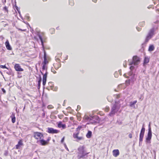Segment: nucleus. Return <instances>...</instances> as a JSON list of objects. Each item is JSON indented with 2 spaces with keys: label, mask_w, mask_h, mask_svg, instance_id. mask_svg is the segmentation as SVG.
Returning a JSON list of instances; mask_svg holds the SVG:
<instances>
[{
  "label": "nucleus",
  "mask_w": 159,
  "mask_h": 159,
  "mask_svg": "<svg viewBox=\"0 0 159 159\" xmlns=\"http://www.w3.org/2000/svg\"><path fill=\"white\" fill-rule=\"evenodd\" d=\"M77 157L78 159L84 158L85 156L87 157V155L89 153H86L83 146L79 147L78 149Z\"/></svg>",
  "instance_id": "1"
},
{
  "label": "nucleus",
  "mask_w": 159,
  "mask_h": 159,
  "mask_svg": "<svg viewBox=\"0 0 159 159\" xmlns=\"http://www.w3.org/2000/svg\"><path fill=\"white\" fill-rule=\"evenodd\" d=\"M140 59L137 56H133V57L132 62L129 63V65L134 64V65H138L140 62Z\"/></svg>",
  "instance_id": "2"
},
{
  "label": "nucleus",
  "mask_w": 159,
  "mask_h": 159,
  "mask_svg": "<svg viewBox=\"0 0 159 159\" xmlns=\"http://www.w3.org/2000/svg\"><path fill=\"white\" fill-rule=\"evenodd\" d=\"M43 137V134L39 132H35L34 133V137L36 139H41Z\"/></svg>",
  "instance_id": "3"
},
{
  "label": "nucleus",
  "mask_w": 159,
  "mask_h": 159,
  "mask_svg": "<svg viewBox=\"0 0 159 159\" xmlns=\"http://www.w3.org/2000/svg\"><path fill=\"white\" fill-rule=\"evenodd\" d=\"M47 131L48 133L52 134H57L60 132L59 130L51 127H48Z\"/></svg>",
  "instance_id": "4"
},
{
  "label": "nucleus",
  "mask_w": 159,
  "mask_h": 159,
  "mask_svg": "<svg viewBox=\"0 0 159 159\" xmlns=\"http://www.w3.org/2000/svg\"><path fill=\"white\" fill-rule=\"evenodd\" d=\"M152 137V132L151 128L150 127V125L148 128V132L147 137L146 138V140L147 142L150 143V141Z\"/></svg>",
  "instance_id": "5"
},
{
  "label": "nucleus",
  "mask_w": 159,
  "mask_h": 159,
  "mask_svg": "<svg viewBox=\"0 0 159 159\" xmlns=\"http://www.w3.org/2000/svg\"><path fill=\"white\" fill-rule=\"evenodd\" d=\"M50 138H48L47 140L46 141L43 139H40L39 140V142L40 144L42 146H45L48 145L49 143V141L50 140Z\"/></svg>",
  "instance_id": "6"
},
{
  "label": "nucleus",
  "mask_w": 159,
  "mask_h": 159,
  "mask_svg": "<svg viewBox=\"0 0 159 159\" xmlns=\"http://www.w3.org/2000/svg\"><path fill=\"white\" fill-rule=\"evenodd\" d=\"M43 58L44 61L43 62L42 64H44L45 65L48 64L50 60V58L49 57L47 56L45 52H44Z\"/></svg>",
  "instance_id": "7"
},
{
  "label": "nucleus",
  "mask_w": 159,
  "mask_h": 159,
  "mask_svg": "<svg viewBox=\"0 0 159 159\" xmlns=\"http://www.w3.org/2000/svg\"><path fill=\"white\" fill-rule=\"evenodd\" d=\"M145 131V128L143 127L141 130L140 133L139 135V140L140 142H142L144 136Z\"/></svg>",
  "instance_id": "8"
},
{
  "label": "nucleus",
  "mask_w": 159,
  "mask_h": 159,
  "mask_svg": "<svg viewBox=\"0 0 159 159\" xmlns=\"http://www.w3.org/2000/svg\"><path fill=\"white\" fill-rule=\"evenodd\" d=\"M14 68L16 71H24V69L21 67L19 64H16L14 65Z\"/></svg>",
  "instance_id": "9"
},
{
  "label": "nucleus",
  "mask_w": 159,
  "mask_h": 159,
  "mask_svg": "<svg viewBox=\"0 0 159 159\" xmlns=\"http://www.w3.org/2000/svg\"><path fill=\"white\" fill-rule=\"evenodd\" d=\"M57 127L58 128L64 129L66 128V125L65 124H63L62 121H60L57 123Z\"/></svg>",
  "instance_id": "10"
},
{
  "label": "nucleus",
  "mask_w": 159,
  "mask_h": 159,
  "mask_svg": "<svg viewBox=\"0 0 159 159\" xmlns=\"http://www.w3.org/2000/svg\"><path fill=\"white\" fill-rule=\"evenodd\" d=\"M23 145V143L22 140H19L18 143L15 146V149H19L20 148L21 146Z\"/></svg>",
  "instance_id": "11"
},
{
  "label": "nucleus",
  "mask_w": 159,
  "mask_h": 159,
  "mask_svg": "<svg viewBox=\"0 0 159 159\" xmlns=\"http://www.w3.org/2000/svg\"><path fill=\"white\" fill-rule=\"evenodd\" d=\"M79 134V132H78L77 133H74L73 134V137L74 138L78 140H82L83 139L82 137H79L78 135Z\"/></svg>",
  "instance_id": "12"
},
{
  "label": "nucleus",
  "mask_w": 159,
  "mask_h": 159,
  "mask_svg": "<svg viewBox=\"0 0 159 159\" xmlns=\"http://www.w3.org/2000/svg\"><path fill=\"white\" fill-rule=\"evenodd\" d=\"M47 72H46L45 74L43 75V86H44L46 84L47 76Z\"/></svg>",
  "instance_id": "13"
},
{
  "label": "nucleus",
  "mask_w": 159,
  "mask_h": 159,
  "mask_svg": "<svg viewBox=\"0 0 159 159\" xmlns=\"http://www.w3.org/2000/svg\"><path fill=\"white\" fill-rule=\"evenodd\" d=\"M113 155L115 157H116L120 154V152L118 149H115L112 152Z\"/></svg>",
  "instance_id": "14"
},
{
  "label": "nucleus",
  "mask_w": 159,
  "mask_h": 159,
  "mask_svg": "<svg viewBox=\"0 0 159 159\" xmlns=\"http://www.w3.org/2000/svg\"><path fill=\"white\" fill-rule=\"evenodd\" d=\"M53 66L56 70H57L61 67V63L55 62L53 64Z\"/></svg>",
  "instance_id": "15"
},
{
  "label": "nucleus",
  "mask_w": 159,
  "mask_h": 159,
  "mask_svg": "<svg viewBox=\"0 0 159 159\" xmlns=\"http://www.w3.org/2000/svg\"><path fill=\"white\" fill-rule=\"evenodd\" d=\"M5 44L6 48L8 50H11V48L9 44V42L8 40H7L5 43Z\"/></svg>",
  "instance_id": "16"
},
{
  "label": "nucleus",
  "mask_w": 159,
  "mask_h": 159,
  "mask_svg": "<svg viewBox=\"0 0 159 159\" xmlns=\"http://www.w3.org/2000/svg\"><path fill=\"white\" fill-rule=\"evenodd\" d=\"M11 119V121L12 123H14L16 122V117L15 116V113H12L10 116Z\"/></svg>",
  "instance_id": "17"
},
{
  "label": "nucleus",
  "mask_w": 159,
  "mask_h": 159,
  "mask_svg": "<svg viewBox=\"0 0 159 159\" xmlns=\"http://www.w3.org/2000/svg\"><path fill=\"white\" fill-rule=\"evenodd\" d=\"M154 29H151L148 34V35L152 37L154 34Z\"/></svg>",
  "instance_id": "18"
},
{
  "label": "nucleus",
  "mask_w": 159,
  "mask_h": 159,
  "mask_svg": "<svg viewBox=\"0 0 159 159\" xmlns=\"http://www.w3.org/2000/svg\"><path fill=\"white\" fill-rule=\"evenodd\" d=\"M155 49V47L153 45L151 44L150 45L149 47V48L148 49V51L149 52H151L154 50Z\"/></svg>",
  "instance_id": "19"
},
{
  "label": "nucleus",
  "mask_w": 159,
  "mask_h": 159,
  "mask_svg": "<svg viewBox=\"0 0 159 159\" xmlns=\"http://www.w3.org/2000/svg\"><path fill=\"white\" fill-rule=\"evenodd\" d=\"M84 119L88 121H90L91 120H92V117H90L86 115L84 116Z\"/></svg>",
  "instance_id": "20"
},
{
  "label": "nucleus",
  "mask_w": 159,
  "mask_h": 159,
  "mask_svg": "<svg viewBox=\"0 0 159 159\" xmlns=\"http://www.w3.org/2000/svg\"><path fill=\"white\" fill-rule=\"evenodd\" d=\"M152 38L151 36L148 35V34L145 40V43H147L149 40Z\"/></svg>",
  "instance_id": "21"
},
{
  "label": "nucleus",
  "mask_w": 159,
  "mask_h": 159,
  "mask_svg": "<svg viewBox=\"0 0 159 159\" xmlns=\"http://www.w3.org/2000/svg\"><path fill=\"white\" fill-rule=\"evenodd\" d=\"M150 58L148 57H145L143 63L146 64L149 62Z\"/></svg>",
  "instance_id": "22"
},
{
  "label": "nucleus",
  "mask_w": 159,
  "mask_h": 159,
  "mask_svg": "<svg viewBox=\"0 0 159 159\" xmlns=\"http://www.w3.org/2000/svg\"><path fill=\"white\" fill-rule=\"evenodd\" d=\"M92 119L95 120L96 121H99L100 120L99 117L97 115H95L92 117Z\"/></svg>",
  "instance_id": "23"
},
{
  "label": "nucleus",
  "mask_w": 159,
  "mask_h": 159,
  "mask_svg": "<svg viewBox=\"0 0 159 159\" xmlns=\"http://www.w3.org/2000/svg\"><path fill=\"white\" fill-rule=\"evenodd\" d=\"M92 132L90 131H89L86 135V137L88 138H90L92 136Z\"/></svg>",
  "instance_id": "24"
},
{
  "label": "nucleus",
  "mask_w": 159,
  "mask_h": 159,
  "mask_svg": "<svg viewBox=\"0 0 159 159\" xmlns=\"http://www.w3.org/2000/svg\"><path fill=\"white\" fill-rule=\"evenodd\" d=\"M139 25L140 26L143 27L145 25V21H142L140 22Z\"/></svg>",
  "instance_id": "25"
},
{
  "label": "nucleus",
  "mask_w": 159,
  "mask_h": 159,
  "mask_svg": "<svg viewBox=\"0 0 159 159\" xmlns=\"http://www.w3.org/2000/svg\"><path fill=\"white\" fill-rule=\"evenodd\" d=\"M3 10L4 11L5 13L6 12L7 13H8V10L7 7L6 6H5L3 7Z\"/></svg>",
  "instance_id": "26"
},
{
  "label": "nucleus",
  "mask_w": 159,
  "mask_h": 159,
  "mask_svg": "<svg viewBox=\"0 0 159 159\" xmlns=\"http://www.w3.org/2000/svg\"><path fill=\"white\" fill-rule=\"evenodd\" d=\"M137 100H135L133 102H131L130 103V107H132L137 102Z\"/></svg>",
  "instance_id": "27"
},
{
  "label": "nucleus",
  "mask_w": 159,
  "mask_h": 159,
  "mask_svg": "<svg viewBox=\"0 0 159 159\" xmlns=\"http://www.w3.org/2000/svg\"><path fill=\"white\" fill-rule=\"evenodd\" d=\"M116 112L115 111L111 109V111L110 113L109 114V115L110 116H112L114 115Z\"/></svg>",
  "instance_id": "28"
},
{
  "label": "nucleus",
  "mask_w": 159,
  "mask_h": 159,
  "mask_svg": "<svg viewBox=\"0 0 159 159\" xmlns=\"http://www.w3.org/2000/svg\"><path fill=\"white\" fill-rule=\"evenodd\" d=\"M82 126H81V125L79 126H78V127L76 129V131H77L78 132H79L82 129Z\"/></svg>",
  "instance_id": "29"
},
{
  "label": "nucleus",
  "mask_w": 159,
  "mask_h": 159,
  "mask_svg": "<svg viewBox=\"0 0 159 159\" xmlns=\"http://www.w3.org/2000/svg\"><path fill=\"white\" fill-rule=\"evenodd\" d=\"M39 38L40 39V40L41 41L42 45L43 47H44L43 43V39L42 38V37L40 35H39Z\"/></svg>",
  "instance_id": "30"
},
{
  "label": "nucleus",
  "mask_w": 159,
  "mask_h": 159,
  "mask_svg": "<svg viewBox=\"0 0 159 159\" xmlns=\"http://www.w3.org/2000/svg\"><path fill=\"white\" fill-rule=\"evenodd\" d=\"M69 4L71 6H73L74 5V3L73 0H69Z\"/></svg>",
  "instance_id": "31"
},
{
  "label": "nucleus",
  "mask_w": 159,
  "mask_h": 159,
  "mask_svg": "<svg viewBox=\"0 0 159 159\" xmlns=\"http://www.w3.org/2000/svg\"><path fill=\"white\" fill-rule=\"evenodd\" d=\"M41 81V78H40L39 80L38 81V88L39 89V88L40 87Z\"/></svg>",
  "instance_id": "32"
},
{
  "label": "nucleus",
  "mask_w": 159,
  "mask_h": 159,
  "mask_svg": "<svg viewBox=\"0 0 159 159\" xmlns=\"http://www.w3.org/2000/svg\"><path fill=\"white\" fill-rule=\"evenodd\" d=\"M68 120V118L67 117H65L62 120V122H66Z\"/></svg>",
  "instance_id": "33"
},
{
  "label": "nucleus",
  "mask_w": 159,
  "mask_h": 159,
  "mask_svg": "<svg viewBox=\"0 0 159 159\" xmlns=\"http://www.w3.org/2000/svg\"><path fill=\"white\" fill-rule=\"evenodd\" d=\"M110 110V108L109 107H106L105 108V111L106 112H108Z\"/></svg>",
  "instance_id": "34"
},
{
  "label": "nucleus",
  "mask_w": 159,
  "mask_h": 159,
  "mask_svg": "<svg viewBox=\"0 0 159 159\" xmlns=\"http://www.w3.org/2000/svg\"><path fill=\"white\" fill-rule=\"evenodd\" d=\"M56 62H55L61 63V61L60 59L58 58H56Z\"/></svg>",
  "instance_id": "35"
},
{
  "label": "nucleus",
  "mask_w": 159,
  "mask_h": 159,
  "mask_svg": "<svg viewBox=\"0 0 159 159\" xmlns=\"http://www.w3.org/2000/svg\"><path fill=\"white\" fill-rule=\"evenodd\" d=\"M51 71L54 74H56V71L53 68H52L51 69Z\"/></svg>",
  "instance_id": "36"
},
{
  "label": "nucleus",
  "mask_w": 159,
  "mask_h": 159,
  "mask_svg": "<svg viewBox=\"0 0 159 159\" xmlns=\"http://www.w3.org/2000/svg\"><path fill=\"white\" fill-rule=\"evenodd\" d=\"M116 109V106L114 105L112 108L111 109L115 111Z\"/></svg>",
  "instance_id": "37"
},
{
  "label": "nucleus",
  "mask_w": 159,
  "mask_h": 159,
  "mask_svg": "<svg viewBox=\"0 0 159 159\" xmlns=\"http://www.w3.org/2000/svg\"><path fill=\"white\" fill-rule=\"evenodd\" d=\"M81 109V107L80 105H78L77 107V111H79Z\"/></svg>",
  "instance_id": "38"
},
{
  "label": "nucleus",
  "mask_w": 159,
  "mask_h": 159,
  "mask_svg": "<svg viewBox=\"0 0 159 159\" xmlns=\"http://www.w3.org/2000/svg\"><path fill=\"white\" fill-rule=\"evenodd\" d=\"M0 67L3 69L7 68V67L5 65H1Z\"/></svg>",
  "instance_id": "39"
},
{
  "label": "nucleus",
  "mask_w": 159,
  "mask_h": 159,
  "mask_svg": "<svg viewBox=\"0 0 159 159\" xmlns=\"http://www.w3.org/2000/svg\"><path fill=\"white\" fill-rule=\"evenodd\" d=\"M77 116V120L79 121H80L81 120V118L80 116H78V115Z\"/></svg>",
  "instance_id": "40"
},
{
  "label": "nucleus",
  "mask_w": 159,
  "mask_h": 159,
  "mask_svg": "<svg viewBox=\"0 0 159 159\" xmlns=\"http://www.w3.org/2000/svg\"><path fill=\"white\" fill-rule=\"evenodd\" d=\"M134 66H130V69L131 70H133L134 69Z\"/></svg>",
  "instance_id": "41"
},
{
  "label": "nucleus",
  "mask_w": 159,
  "mask_h": 159,
  "mask_svg": "<svg viewBox=\"0 0 159 159\" xmlns=\"http://www.w3.org/2000/svg\"><path fill=\"white\" fill-rule=\"evenodd\" d=\"M136 29H137V30H138V31H141L142 30V28H140L139 27H137Z\"/></svg>",
  "instance_id": "42"
},
{
  "label": "nucleus",
  "mask_w": 159,
  "mask_h": 159,
  "mask_svg": "<svg viewBox=\"0 0 159 159\" xmlns=\"http://www.w3.org/2000/svg\"><path fill=\"white\" fill-rule=\"evenodd\" d=\"M47 107L48 109H50V108H53L52 106V105H48V106Z\"/></svg>",
  "instance_id": "43"
},
{
  "label": "nucleus",
  "mask_w": 159,
  "mask_h": 159,
  "mask_svg": "<svg viewBox=\"0 0 159 159\" xmlns=\"http://www.w3.org/2000/svg\"><path fill=\"white\" fill-rule=\"evenodd\" d=\"M129 136L130 139H131L132 137V134L131 133H130L129 135Z\"/></svg>",
  "instance_id": "44"
},
{
  "label": "nucleus",
  "mask_w": 159,
  "mask_h": 159,
  "mask_svg": "<svg viewBox=\"0 0 159 159\" xmlns=\"http://www.w3.org/2000/svg\"><path fill=\"white\" fill-rule=\"evenodd\" d=\"M123 65L124 66V67H125L126 66V61H125L123 63Z\"/></svg>",
  "instance_id": "45"
},
{
  "label": "nucleus",
  "mask_w": 159,
  "mask_h": 159,
  "mask_svg": "<svg viewBox=\"0 0 159 159\" xmlns=\"http://www.w3.org/2000/svg\"><path fill=\"white\" fill-rule=\"evenodd\" d=\"M2 92H3L4 93H6V91L4 88H2Z\"/></svg>",
  "instance_id": "46"
},
{
  "label": "nucleus",
  "mask_w": 159,
  "mask_h": 159,
  "mask_svg": "<svg viewBox=\"0 0 159 159\" xmlns=\"http://www.w3.org/2000/svg\"><path fill=\"white\" fill-rule=\"evenodd\" d=\"M154 1V3L155 4L157 3V2H158L159 0H152Z\"/></svg>",
  "instance_id": "47"
},
{
  "label": "nucleus",
  "mask_w": 159,
  "mask_h": 159,
  "mask_svg": "<svg viewBox=\"0 0 159 159\" xmlns=\"http://www.w3.org/2000/svg\"><path fill=\"white\" fill-rule=\"evenodd\" d=\"M50 31H52L53 33H55V30L53 28L51 29Z\"/></svg>",
  "instance_id": "48"
},
{
  "label": "nucleus",
  "mask_w": 159,
  "mask_h": 159,
  "mask_svg": "<svg viewBox=\"0 0 159 159\" xmlns=\"http://www.w3.org/2000/svg\"><path fill=\"white\" fill-rule=\"evenodd\" d=\"M116 98H120V94H116Z\"/></svg>",
  "instance_id": "49"
},
{
  "label": "nucleus",
  "mask_w": 159,
  "mask_h": 159,
  "mask_svg": "<svg viewBox=\"0 0 159 159\" xmlns=\"http://www.w3.org/2000/svg\"><path fill=\"white\" fill-rule=\"evenodd\" d=\"M64 139H65V138L64 137H63L62 139H61V142L62 143H63V142L64 141Z\"/></svg>",
  "instance_id": "50"
},
{
  "label": "nucleus",
  "mask_w": 159,
  "mask_h": 159,
  "mask_svg": "<svg viewBox=\"0 0 159 159\" xmlns=\"http://www.w3.org/2000/svg\"><path fill=\"white\" fill-rule=\"evenodd\" d=\"M43 64V69L44 70L45 68V66L46 65H45L44 64Z\"/></svg>",
  "instance_id": "51"
},
{
  "label": "nucleus",
  "mask_w": 159,
  "mask_h": 159,
  "mask_svg": "<svg viewBox=\"0 0 159 159\" xmlns=\"http://www.w3.org/2000/svg\"><path fill=\"white\" fill-rule=\"evenodd\" d=\"M70 119L71 120H73L74 119V118L73 117H70Z\"/></svg>",
  "instance_id": "52"
},
{
  "label": "nucleus",
  "mask_w": 159,
  "mask_h": 159,
  "mask_svg": "<svg viewBox=\"0 0 159 159\" xmlns=\"http://www.w3.org/2000/svg\"><path fill=\"white\" fill-rule=\"evenodd\" d=\"M52 82H49L48 83V84L49 85H52ZM51 86L52 87V85H51Z\"/></svg>",
  "instance_id": "53"
},
{
  "label": "nucleus",
  "mask_w": 159,
  "mask_h": 159,
  "mask_svg": "<svg viewBox=\"0 0 159 159\" xmlns=\"http://www.w3.org/2000/svg\"><path fill=\"white\" fill-rule=\"evenodd\" d=\"M7 154H8V152H7V151L6 152L4 153V155L5 156H7Z\"/></svg>",
  "instance_id": "54"
},
{
  "label": "nucleus",
  "mask_w": 159,
  "mask_h": 159,
  "mask_svg": "<svg viewBox=\"0 0 159 159\" xmlns=\"http://www.w3.org/2000/svg\"><path fill=\"white\" fill-rule=\"evenodd\" d=\"M65 147L66 148V149H67V150H68V148H67V146H66V144H65Z\"/></svg>",
  "instance_id": "55"
},
{
  "label": "nucleus",
  "mask_w": 159,
  "mask_h": 159,
  "mask_svg": "<svg viewBox=\"0 0 159 159\" xmlns=\"http://www.w3.org/2000/svg\"><path fill=\"white\" fill-rule=\"evenodd\" d=\"M156 11L159 14V9H157L156 10Z\"/></svg>",
  "instance_id": "56"
},
{
  "label": "nucleus",
  "mask_w": 159,
  "mask_h": 159,
  "mask_svg": "<svg viewBox=\"0 0 159 159\" xmlns=\"http://www.w3.org/2000/svg\"><path fill=\"white\" fill-rule=\"evenodd\" d=\"M124 76H125L126 78H128V77H129L128 76H126L125 74H124Z\"/></svg>",
  "instance_id": "57"
},
{
  "label": "nucleus",
  "mask_w": 159,
  "mask_h": 159,
  "mask_svg": "<svg viewBox=\"0 0 159 159\" xmlns=\"http://www.w3.org/2000/svg\"><path fill=\"white\" fill-rule=\"evenodd\" d=\"M19 30H20L22 31H25L26 30H22L21 29H19Z\"/></svg>",
  "instance_id": "58"
},
{
  "label": "nucleus",
  "mask_w": 159,
  "mask_h": 159,
  "mask_svg": "<svg viewBox=\"0 0 159 159\" xmlns=\"http://www.w3.org/2000/svg\"><path fill=\"white\" fill-rule=\"evenodd\" d=\"M93 1L94 2H96L97 1V0H93Z\"/></svg>",
  "instance_id": "59"
},
{
  "label": "nucleus",
  "mask_w": 159,
  "mask_h": 159,
  "mask_svg": "<svg viewBox=\"0 0 159 159\" xmlns=\"http://www.w3.org/2000/svg\"><path fill=\"white\" fill-rule=\"evenodd\" d=\"M29 18H30V17H29V16H27V19H29Z\"/></svg>",
  "instance_id": "60"
},
{
  "label": "nucleus",
  "mask_w": 159,
  "mask_h": 159,
  "mask_svg": "<svg viewBox=\"0 0 159 159\" xmlns=\"http://www.w3.org/2000/svg\"><path fill=\"white\" fill-rule=\"evenodd\" d=\"M25 106H24L23 109V111L25 109Z\"/></svg>",
  "instance_id": "61"
},
{
  "label": "nucleus",
  "mask_w": 159,
  "mask_h": 159,
  "mask_svg": "<svg viewBox=\"0 0 159 159\" xmlns=\"http://www.w3.org/2000/svg\"><path fill=\"white\" fill-rule=\"evenodd\" d=\"M43 1L45 2L47 1V0H43Z\"/></svg>",
  "instance_id": "62"
},
{
  "label": "nucleus",
  "mask_w": 159,
  "mask_h": 159,
  "mask_svg": "<svg viewBox=\"0 0 159 159\" xmlns=\"http://www.w3.org/2000/svg\"><path fill=\"white\" fill-rule=\"evenodd\" d=\"M159 21H157V23H159Z\"/></svg>",
  "instance_id": "63"
},
{
  "label": "nucleus",
  "mask_w": 159,
  "mask_h": 159,
  "mask_svg": "<svg viewBox=\"0 0 159 159\" xmlns=\"http://www.w3.org/2000/svg\"><path fill=\"white\" fill-rule=\"evenodd\" d=\"M157 6H159V3L157 5Z\"/></svg>",
  "instance_id": "64"
}]
</instances>
